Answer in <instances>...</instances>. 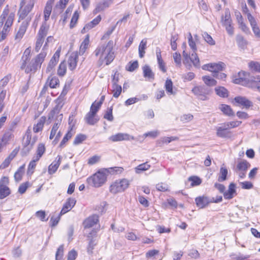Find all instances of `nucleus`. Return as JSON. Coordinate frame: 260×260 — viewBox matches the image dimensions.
I'll list each match as a JSON object with an SVG mask.
<instances>
[{
    "mask_svg": "<svg viewBox=\"0 0 260 260\" xmlns=\"http://www.w3.org/2000/svg\"><path fill=\"white\" fill-rule=\"evenodd\" d=\"M55 103L56 105L49 114L48 118L49 119L55 118L56 120L52 128L49 138L50 139H53L56 135L54 141H56L57 142L61 136L60 132L58 131L57 132V131L63 118L62 114H59V112L64 103L62 100L59 98L56 100Z\"/></svg>",
    "mask_w": 260,
    "mask_h": 260,
    "instance_id": "f257e3e1",
    "label": "nucleus"
},
{
    "mask_svg": "<svg viewBox=\"0 0 260 260\" xmlns=\"http://www.w3.org/2000/svg\"><path fill=\"white\" fill-rule=\"evenodd\" d=\"M113 42L112 41L108 42L106 45L99 46L94 53L96 56H100L99 63L102 65L104 60L106 61V64H110L114 59L115 56L113 51Z\"/></svg>",
    "mask_w": 260,
    "mask_h": 260,
    "instance_id": "f03ea898",
    "label": "nucleus"
},
{
    "mask_svg": "<svg viewBox=\"0 0 260 260\" xmlns=\"http://www.w3.org/2000/svg\"><path fill=\"white\" fill-rule=\"evenodd\" d=\"M108 171L107 169H101L86 179L87 183L94 187L102 186L107 180Z\"/></svg>",
    "mask_w": 260,
    "mask_h": 260,
    "instance_id": "7ed1b4c3",
    "label": "nucleus"
},
{
    "mask_svg": "<svg viewBox=\"0 0 260 260\" xmlns=\"http://www.w3.org/2000/svg\"><path fill=\"white\" fill-rule=\"evenodd\" d=\"M47 55V52L42 49V52L37 55V56L28 64H26L25 72L29 73L30 72H35L38 68H40L42 63L43 62L45 58Z\"/></svg>",
    "mask_w": 260,
    "mask_h": 260,
    "instance_id": "20e7f679",
    "label": "nucleus"
},
{
    "mask_svg": "<svg viewBox=\"0 0 260 260\" xmlns=\"http://www.w3.org/2000/svg\"><path fill=\"white\" fill-rule=\"evenodd\" d=\"M37 137L31 139V132L28 129L23 137V148L22 150V153L24 155H27L30 150L32 148L33 145L37 141Z\"/></svg>",
    "mask_w": 260,
    "mask_h": 260,
    "instance_id": "39448f33",
    "label": "nucleus"
},
{
    "mask_svg": "<svg viewBox=\"0 0 260 260\" xmlns=\"http://www.w3.org/2000/svg\"><path fill=\"white\" fill-rule=\"evenodd\" d=\"M35 0H22L18 12L19 19H24L30 12L35 4Z\"/></svg>",
    "mask_w": 260,
    "mask_h": 260,
    "instance_id": "423d86ee",
    "label": "nucleus"
},
{
    "mask_svg": "<svg viewBox=\"0 0 260 260\" xmlns=\"http://www.w3.org/2000/svg\"><path fill=\"white\" fill-rule=\"evenodd\" d=\"M129 185V181L126 179L118 180L113 182L110 186V191L116 194L124 191Z\"/></svg>",
    "mask_w": 260,
    "mask_h": 260,
    "instance_id": "0eeeda50",
    "label": "nucleus"
},
{
    "mask_svg": "<svg viewBox=\"0 0 260 260\" xmlns=\"http://www.w3.org/2000/svg\"><path fill=\"white\" fill-rule=\"evenodd\" d=\"M222 196H216V198L214 197L209 198L206 196L199 197L196 198L195 201L197 206L200 208H204L210 203H219L222 201Z\"/></svg>",
    "mask_w": 260,
    "mask_h": 260,
    "instance_id": "6e6552de",
    "label": "nucleus"
},
{
    "mask_svg": "<svg viewBox=\"0 0 260 260\" xmlns=\"http://www.w3.org/2000/svg\"><path fill=\"white\" fill-rule=\"evenodd\" d=\"M48 28L46 26V23L44 22L41 26L37 36L35 46V51L38 52L40 50L44 41V39L47 35Z\"/></svg>",
    "mask_w": 260,
    "mask_h": 260,
    "instance_id": "1a4fd4ad",
    "label": "nucleus"
},
{
    "mask_svg": "<svg viewBox=\"0 0 260 260\" xmlns=\"http://www.w3.org/2000/svg\"><path fill=\"white\" fill-rule=\"evenodd\" d=\"M226 68L225 63L222 62L218 63H210L204 64L202 67V69L204 70L209 71L212 72L213 75L218 72L222 71Z\"/></svg>",
    "mask_w": 260,
    "mask_h": 260,
    "instance_id": "9d476101",
    "label": "nucleus"
},
{
    "mask_svg": "<svg viewBox=\"0 0 260 260\" xmlns=\"http://www.w3.org/2000/svg\"><path fill=\"white\" fill-rule=\"evenodd\" d=\"M192 92L202 100L207 99L206 95L209 94L210 90L205 86H196L192 89Z\"/></svg>",
    "mask_w": 260,
    "mask_h": 260,
    "instance_id": "9b49d317",
    "label": "nucleus"
},
{
    "mask_svg": "<svg viewBox=\"0 0 260 260\" xmlns=\"http://www.w3.org/2000/svg\"><path fill=\"white\" fill-rule=\"evenodd\" d=\"M134 139V137L133 136L126 133H121L112 135L109 138V140L113 142L121 141H128Z\"/></svg>",
    "mask_w": 260,
    "mask_h": 260,
    "instance_id": "f8f14e48",
    "label": "nucleus"
},
{
    "mask_svg": "<svg viewBox=\"0 0 260 260\" xmlns=\"http://www.w3.org/2000/svg\"><path fill=\"white\" fill-rule=\"evenodd\" d=\"M60 49H58L54 54L53 57L50 59L47 68L46 69L47 73H51L53 71L54 67L58 61L60 56Z\"/></svg>",
    "mask_w": 260,
    "mask_h": 260,
    "instance_id": "ddd939ff",
    "label": "nucleus"
},
{
    "mask_svg": "<svg viewBox=\"0 0 260 260\" xmlns=\"http://www.w3.org/2000/svg\"><path fill=\"white\" fill-rule=\"evenodd\" d=\"M30 20V19H27L25 21L22 22L15 36V40L20 41L22 38L27 28Z\"/></svg>",
    "mask_w": 260,
    "mask_h": 260,
    "instance_id": "4468645a",
    "label": "nucleus"
},
{
    "mask_svg": "<svg viewBox=\"0 0 260 260\" xmlns=\"http://www.w3.org/2000/svg\"><path fill=\"white\" fill-rule=\"evenodd\" d=\"M14 138V135L13 134V130L12 128L6 130L2 138L0 139V143L4 147L7 144L9 143Z\"/></svg>",
    "mask_w": 260,
    "mask_h": 260,
    "instance_id": "2eb2a0df",
    "label": "nucleus"
},
{
    "mask_svg": "<svg viewBox=\"0 0 260 260\" xmlns=\"http://www.w3.org/2000/svg\"><path fill=\"white\" fill-rule=\"evenodd\" d=\"M76 201L74 198H69L63 205V206L60 212V215H62L70 211L75 206Z\"/></svg>",
    "mask_w": 260,
    "mask_h": 260,
    "instance_id": "dca6fc26",
    "label": "nucleus"
},
{
    "mask_svg": "<svg viewBox=\"0 0 260 260\" xmlns=\"http://www.w3.org/2000/svg\"><path fill=\"white\" fill-rule=\"evenodd\" d=\"M78 58V54L77 52H73L70 55L68 62L70 70L73 71L76 68Z\"/></svg>",
    "mask_w": 260,
    "mask_h": 260,
    "instance_id": "f3484780",
    "label": "nucleus"
},
{
    "mask_svg": "<svg viewBox=\"0 0 260 260\" xmlns=\"http://www.w3.org/2000/svg\"><path fill=\"white\" fill-rule=\"evenodd\" d=\"M248 21L250 24L253 32L254 34L256 37L260 38V29L257 25V23L254 18L252 16L251 14L248 15Z\"/></svg>",
    "mask_w": 260,
    "mask_h": 260,
    "instance_id": "a211bd4d",
    "label": "nucleus"
},
{
    "mask_svg": "<svg viewBox=\"0 0 260 260\" xmlns=\"http://www.w3.org/2000/svg\"><path fill=\"white\" fill-rule=\"evenodd\" d=\"M232 102L234 104L237 103L242 105L246 108H249L252 106V103L246 98L243 96L235 97Z\"/></svg>",
    "mask_w": 260,
    "mask_h": 260,
    "instance_id": "6ab92c4d",
    "label": "nucleus"
},
{
    "mask_svg": "<svg viewBox=\"0 0 260 260\" xmlns=\"http://www.w3.org/2000/svg\"><path fill=\"white\" fill-rule=\"evenodd\" d=\"M101 17L100 15L98 16L95 18L91 21L90 22L87 23L83 28L82 29L81 32L82 33H84L86 31L90 30V29L95 27L96 25H98L100 22L101 21Z\"/></svg>",
    "mask_w": 260,
    "mask_h": 260,
    "instance_id": "aec40b11",
    "label": "nucleus"
},
{
    "mask_svg": "<svg viewBox=\"0 0 260 260\" xmlns=\"http://www.w3.org/2000/svg\"><path fill=\"white\" fill-rule=\"evenodd\" d=\"M98 218V216L93 215L86 219L83 222L84 228H90L94 226L99 221Z\"/></svg>",
    "mask_w": 260,
    "mask_h": 260,
    "instance_id": "412c9836",
    "label": "nucleus"
},
{
    "mask_svg": "<svg viewBox=\"0 0 260 260\" xmlns=\"http://www.w3.org/2000/svg\"><path fill=\"white\" fill-rule=\"evenodd\" d=\"M156 55L159 69L164 73H166L167 70L165 67V63L161 57V50L158 47L156 48Z\"/></svg>",
    "mask_w": 260,
    "mask_h": 260,
    "instance_id": "4be33fe9",
    "label": "nucleus"
},
{
    "mask_svg": "<svg viewBox=\"0 0 260 260\" xmlns=\"http://www.w3.org/2000/svg\"><path fill=\"white\" fill-rule=\"evenodd\" d=\"M84 119L86 122L89 125H94L99 120V118L91 112H88L85 116Z\"/></svg>",
    "mask_w": 260,
    "mask_h": 260,
    "instance_id": "5701e85b",
    "label": "nucleus"
},
{
    "mask_svg": "<svg viewBox=\"0 0 260 260\" xmlns=\"http://www.w3.org/2000/svg\"><path fill=\"white\" fill-rule=\"evenodd\" d=\"M61 156L58 155L56 158V159H57V161H54L48 167V173L49 174H52L54 173L58 168L61 160Z\"/></svg>",
    "mask_w": 260,
    "mask_h": 260,
    "instance_id": "b1692460",
    "label": "nucleus"
},
{
    "mask_svg": "<svg viewBox=\"0 0 260 260\" xmlns=\"http://www.w3.org/2000/svg\"><path fill=\"white\" fill-rule=\"evenodd\" d=\"M112 3V0H104L103 1L99 3L95 9V11L96 12H100L103 11L106 8L109 7V6Z\"/></svg>",
    "mask_w": 260,
    "mask_h": 260,
    "instance_id": "393cba45",
    "label": "nucleus"
},
{
    "mask_svg": "<svg viewBox=\"0 0 260 260\" xmlns=\"http://www.w3.org/2000/svg\"><path fill=\"white\" fill-rule=\"evenodd\" d=\"M31 49L30 47L26 48L22 56V64L21 66V69L23 70L25 68L26 64H27V61L29 60L30 55Z\"/></svg>",
    "mask_w": 260,
    "mask_h": 260,
    "instance_id": "a878e982",
    "label": "nucleus"
},
{
    "mask_svg": "<svg viewBox=\"0 0 260 260\" xmlns=\"http://www.w3.org/2000/svg\"><path fill=\"white\" fill-rule=\"evenodd\" d=\"M236 40L239 47L241 49H245L247 47L248 42L241 35H237Z\"/></svg>",
    "mask_w": 260,
    "mask_h": 260,
    "instance_id": "bb28decb",
    "label": "nucleus"
},
{
    "mask_svg": "<svg viewBox=\"0 0 260 260\" xmlns=\"http://www.w3.org/2000/svg\"><path fill=\"white\" fill-rule=\"evenodd\" d=\"M46 121V117L44 116L41 117L38 121L36 124L34 126V132L35 133H38L41 131L43 128L44 123Z\"/></svg>",
    "mask_w": 260,
    "mask_h": 260,
    "instance_id": "cd10ccee",
    "label": "nucleus"
},
{
    "mask_svg": "<svg viewBox=\"0 0 260 260\" xmlns=\"http://www.w3.org/2000/svg\"><path fill=\"white\" fill-rule=\"evenodd\" d=\"M244 72H239L238 73V78H233V82L235 84H241L242 85H246L247 84V81L245 77H243L242 76H245Z\"/></svg>",
    "mask_w": 260,
    "mask_h": 260,
    "instance_id": "c85d7f7f",
    "label": "nucleus"
},
{
    "mask_svg": "<svg viewBox=\"0 0 260 260\" xmlns=\"http://www.w3.org/2000/svg\"><path fill=\"white\" fill-rule=\"evenodd\" d=\"M143 76L145 78H148L149 79H153L154 78V74L152 72L150 67L148 65H145L143 68Z\"/></svg>",
    "mask_w": 260,
    "mask_h": 260,
    "instance_id": "c756f323",
    "label": "nucleus"
},
{
    "mask_svg": "<svg viewBox=\"0 0 260 260\" xmlns=\"http://www.w3.org/2000/svg\"><path fill=\"white\" fill-rule=\"evenodd\" d=\"M59 80L56 77H49L46 82V85L49 86L51 88H55L59 86Z\"/></svg>",
    "mask_w": 260,
    "mask_h": 260,
    "instance_id": "7c9ffc66",
    "label": "nucleus"
},
{
    "mask_svg": "<svg viewBox=\"0 0 260 260\" xmlns=\"http://www.w3.org/2000/svg\"><path fill=\"white\" fill-rule=\"evenodd\" d=\"M250 164L246 160H242L238 162L237 165L236 170L238 171L246 172L247 169L250 168Z\"/></svg>",
    "mask_w": 260,
    "mask_h": 260,
    "instance_id": "2f4dec72",
    "label": "nucleus"
},
{
    "mask_svg": "<svg viewBox=\"0 0 260 260\" xmlns=\"http://www.w3.org/2000/svg\"><path fill=\"white\" fill-rule=\"evenodd\" d=\"M10 194V190L8 187L0 184V199H3Z\"/></svg>",
    "mask_w": 260,
    "mask_h": 260,
    "instance_id": "473e14b6",
    "label": "nucleus"
},
{
    "mask_svg": "<svg viewBox=\"0 0 260 260\" xmlns=\"http://www.w3.org/2000/svg\"><path fill=\"white\" fill-rule=\"evenodd\" d=\"M147 45V40L146 39H143L140 43L139 46V54L141 58L144 57L145 53V49Z\"/></svg>",
    "mask_w": 260,
    "mask_h": 260,
    "instance_id": "72a5a7b5",
    "label": "nucleus"
},
{
    "mask_svg": "<svg viewBox=\"0 0 260 260\" xmlns=\"http://www.w3.org/2000/svg\"><path fill=\"white\" fill-rule=\"evenodd\" d=\"M51 11H52L51 3H50L49 2H47L46 5L45 7L44 11V19H45V23H46V21H47L49 19Z\"/></svg>",
    "mask_w": 260,
    "mask_h": 260,
    "instance_id": "f704fd0d",
    "label": "nucleus"
},
{
    "mask_svg": "<svg viewBox=\"0 0 260 260\" xmlns=\"http://www.w3.org/2000/svg\"><path fill=\"white\" fill-rule=\"evenodd\" d=\"M67 66L65 61H62L60 63L58 70L57 75L60 77H63L66 73Z\"/></svg>",
    "mask_w": 260,
    "mask_h": 260,
    "instance_id": "c9c22d12",
    "label": "nucleus"
},
{
    "mask_svg": "<svg viewBox=\"0 0 260 260\" xmlns=\"http://www.w3.org/2000/svg\"><path fill=\"white\" fill-rule=\"evenodd\" d=\"M150 168V165L147 162L140 164L135 168V172L137 174H140L143 171L148 170Z\"/></svg>",
    "mask_w": 260,
    "mask_h": 260,
    "instance_id": "e433bc0d",
    "label": "nucleus"
},
{
    "mask_svg": "<svg viewBox=\"0 0 260 260\" xmlns=\"http://www.w3.org/2000/svg\"><path fill=\"white\" fill-rule=\"evenodd\" d=\"M204 83L209 86H214L217 84L216 81L209 76H205L202 77Z\"/></svg>",
    "mask_w": 260,
    "mask_h": 260,
    "instance_id": "4c0bfd02",
    "label": "nucleus"
},
{
    "mask_svg": "<svg viewBox=\"0 0 260 260\" xmlns=\"http://www.w3.org/2000/svg\"><path fill=\"white\" fill-rule=\"evenodd\" d=\"M88 43H89V37L87 36L86 37V38L85 39V40L83 41V42L82 43V44L80 46L79 52V54L80 55H83L85 53V50L87 48Z\"/></svg>",
    "mask_w": 260,
    "mask_h": 260,
    "instance_id": "58836bf2",
    "label": "nucleus"
},
{
    "mask_svg": "<svg viewBox=\"0 0 260 260\" xmlns=\"http://www.w3.org/2000/svg\"><path fill=\"white\" fill-rule=\"evenodd\" d=\"M112 87H113L112 92L113 94V96L115 98H118L121 93V91H122L121 86L118 84H113Z\"/></svg>",
    "mask_w": 260,
    "mask_h": 260,
    "instance_id": "ea45409f",
    "label": "nucleus"
},
{
    "mask_svg": "<svg viewBox=\"0 0 260 260\" xmlns=\"http://www.w3.org/2000/svg\"><path fill=\"white\" fill-rule=\"evenodd\" d=\"M165 88L167 93L169 94H174L175 92L173 90V83L171 79H168L166 81Z\"/></svg>",
    "mask_w": 260,
    "mask_h": 260,
    "instance_id": "a19ab883",
    "label": "nucleus"
},
{
    "mask_svg": "<svg viewBox=\"0 0 260 260\" xmlns=\"http://www.w3.org/2000/svg\"><path fill=\"white\" fill-rule=\"evenodd\" d=\"M236 188V184L233 183H230L229 185V200L233 198L237 194Z\"/></svg>",
    "mask_w": 260,
    "mask_h": 260,
    "instance_id": "79ce46f5",
    "label": "nucleus"
},
{
    "mask_svg": "<svg viewBox=\"0 0 260 260\" xmlns=\"http://www.w3.org/2000/svg\"><path fill=\"white\" fill-rule=\"evenodd\" d=\"M215 92L216 94L221 97H226L228 96L227 90L223 87H218L215 88Z\"/></svg>",
    "mask_w": 260,
    "mask_h": 260,
    "instance_id": "37998d69",
    "label": "nucleus"
},
{
    "mask_svg": "<svg viewBox=\"0 0 260 260\" xmlns=\"http://www.w3.org/2000/svg\"><path fill=\"white\" fill-rule=\"evenodd\" d=\"M101 106H102L101 102H96V101H95L91 105L90 108L89 112H91V113L96 115V113L100 109Z\"/></svg>",
    "mask_w": 260,
    "mask_h": 260,
    "instance_id": "c03bdc74",
    "label": "nucleus"
},
{
    "mask_svg": "<svg viewBox=\"0 0 260 260\" xmlns=\"http://www.w3.org/2000/svg\"><path fill=\"white\" fill-rule=\"evenodd\" d=\"M24 170V165L21 166L18 171L14 174V178L16 181H19L21 180Z\"/></svg>",
    "mask_w": 260,
    "mask_h": 260,
    "instance_id": "a18cd8bd",
    "label": "nucleus"
},
{
    "mask_svg": "<svg viewBox=\"0 0 260 260\" xmlns=\"http://www.w3.org/2000/svg\"><path fill=\"white\" fill-rule=\"evenodd\" d=\"M202 37H203L205 41L209 45H214L215 44V42L214 40L207 32H204L202 34Z\"/></svg>",
    "mask_w": 260,
    "mask_h": 260,
    "instance_id": "49530a36",
    "label": "nucleus"
},
{
    "mask_svg": "<svg viewBox=\"0 0 260 260\" xmlns=\"http://www.w3.org/2000/svg\"><path fill=\"white\" fill-rule=\"evenodd\" d=\"M190 61L192 62L194 67L197 68H199L200 67V59L196 52H193L191 54Z\"/></svg>",
    "mask_w": 260,
    "mask_h": 260,
    "instance_id": "de8ad7c7",
    "label": "nucleus"
},
{
    "mask_svg": "<svg viewBox=\"0 0 260 260\" xmlns=\"http://www.w3.org/2000/svg\"><path fill=\"white\" fill-rule=\"evenodd\" d=\"M178 138L177 137H164L160 138L159 140L157 141V143L158 145H160L162 143H169L172 141H175L177 140Z\"/></svg>",
    "mask_w": 260,
    "mask_h": 260,
    "instance_id": "09e8293b",
    "label": "nucleus"
},
{
    "mask_svg": "<svg viewBox=\"0 0 260 260\" xmlns=\"http://www.w3.org/2000/svg\"><path fill=\"white\" fill-rule=\"evenodd\" d=\"M249 67L252 71L260 72V64L257 62L251 61L249 63Z\"/></svg>",
    "mask_w": 260,
    "mask_h": 260,
    "instance_id": "8fccbe9b",
    "label": "nucleus"
},
{
    "mask_svg": "<svg viewBox=\"0 0 260 260\" xmlns=\"http://www.w3.org/2000/svg\"><path fill=\"white\" fill-rule=\"evenodd\" d=\"M228 171L225 168H221L220 173L219 174L218 180L222 182L226 179Z\"/></svg>",
    "mask_w": 260,
    "mask_h": 260,
    "instance_id": "3c124183",
    "label": "nucleus"
},
{
    "mask_svg": "<svg viewBox=\"0 0 260 260\" xmlns=\"http://www.w3.org/2000/svg\"><path fill=\"white\" fill-rule=\"evenodd\" d=\"M217 135L221 137H225L228 135V128L225 126L219 127L217 128Z\"/></svg>",
    "mask_w": 260,
    "mask_h": 260,
    "instance_id": "603ef678",
    "label": "nucleus"
},
{
    "mask_svg": "<svg viewBox=\"0 0 260 260\" xmlns=\"http://www.w3.org/2000/svg\"><path fill=\"white\" fill-rule=\"evenodd\" d=\"M189 181H191L192 186L199 185L202 183L201 179L197 176H191L188 178Z\"/></svg>",
    "mask_w": 260,
    "mask_h": 260,
    "instance_id": "864d4df0",
    "label": "nucleus"
},
{
    "mask_svg": "<svg viewBox=\"0 0 260 260\" xmlns=\"http://www.w3.org/2000/svg\"><path fill=\"white\" fill-rule=\"evenodd\" d=\"M63 255V246L60 245L56 252L55 260H62Z\"/></svg>",
    "mask_w": 260,
    "mask_h": 260,
    "instance_id": "5fc2aeb1",
    "label": "nucleus"
},
{
    "mask_svg": "<svg viewBox=\"0 0 260 260\" xmlns=\"http://www.w3.org/2000/svg\"><path fill=\"white\" fill-rule=\"evenodd\" d=\"M79 16V13H78V12L75 11L72 16L71 20V22H70V27L71 28H73L75 26V25L78 20Z\"/></svg>",
    "mask_w": 260,
    "mask_h": 260,
    "instance_id": "6e6d98bb",
    "label": "nucleus"
},
{
    "mask_svg": "<svg viewBox=\"0 0 260 260\" xmlns=\"http://www.w3.org/2000/svg\"><path fill=\"white\" fill-rule=\"evenodd\" d=\"M86 139V136L83 134L78 135L75 138L74 141V144L78 145L81 143Z\"/></svg>",
    "mask_w": 260,
    "mask_h": 260,
    "instance_id": "4d7b16f0",
    "label": "nucleus"
},
{
    "mask_svg": "<svg viewBox=\"0 0 260 260\" xmlns=\"http://www.w3.org/2000/svg\"><path fill=\"white\" fill-rule=\"evenodd\" d=\"M73 135V133L72 132V128H71L70 131H68L67 134L64 136L62 140L61 141L60 145V146H62Z\"/></svg>",
    "mask_w": 260,
    "mask_h": 260,
    "instance_id": "13d9d810",
    "label": "nucleus"
},
{
    "mask_svg": "<svg viewBox=\"0 0 260 260\" xmlns=\"http://www.w3.org/2000/svg\"><path fill=\"white\" fill-rule=\"evenodd\" d=\"M15 17V14L14 13H11L9 14L8 17L6 21L5 25L7 27H10L13 22L14 19Z\"/></svg>",
    "mask_w": 260,
    "mask_h": 260,
    "instance_id": "bf43d9fd",
    "label": "nucleus"
},
{
    "mask_svg": "<svg viewBox=\"0 0 260 260\" xmlns=\"http://www.w3.org/2000/svg\"><path fill=\"white\" fill-rule=\"evenodd\" d=\"M173 58L176 65L180 66L181 64V57L180 53L175 52L173 54Z\"/></svg>",
    "mask_w": 260,
    "mask_h": 260,
    "instance_id": "052dcab7",
    "label": "nucleus"
},
{
    "mask_svg": "<svg viewBox=\"0 0 260 260\" xmlns=\"http://www.w3.org/2000/svg\"><path fill=\"white\" fill-rule=\"evenodd\" d=\"M156 189L160 191H167L169 190L168 185L165 183H158L156 185Z\"/></svg>",
    "mask_w": 260,
    "mask_h": 260,
    "instance_id": "680f3d73",
    "label": "nucleus"
},
{
    "mask_svg": "<svg viewBox=\"0 0 260 260\" xmlns=\"http://www.w3.org/2000/svg\"><path fill=\"white\" fill-rule=\"evenodd\" d=\"M100 160V156L98 155H94L88 159V164L90 165H93L99 162Z\"/></svg>",
    "mask_w": 260,
    "mask_h": 260,
    "instance_id": "e2e57ef3",
    "label": "nucleus"
},
{
    "mask_svg": "<svg viewBox=\"0 0 260 260\" xmlns=\"http://www.w3.org/2000/svg\"><path fill=\"white\" fill-rule=\"evenodd\" d=\"M104 118L107 119L110 121H112L113 120V116L112 115V109L110 108L107 110L106 113L104 115Z\"/></svg>",
    "mask_w": 260,
    "mask_h": 260,
    "instance_id": "0e129e2a",
    "label": "nucleus"
},
{
    "mask_svg": "<svg viewBox=\"0 0 260 260\" xmlns=\"http://www.w3.org/2000/svg\"><path fill=\"white\" fill-rule=\"evenodd\" d=\"M138 68V62L137 61H135L133 62H129L128 67L126 68L127 70L130 72H133Z\"/></svg>",
    "mask_w": 260,
    "mask_h": 260,
    "instance_id": "69168bd1",
    "label": "nucleus"
},
{
    "mask_svg": "<svg viewBox=\"0 0 260 260\" xmlns=\"http://www.w3.org/2000/svg\"><path fill=\"white\" fill-rule=\"evenodd\" d=\"M159 134V132L158 131H151L148 133H145L143 136L145 138L150 137L152 138H155L157 137Z\"/></svg>",
    "mask_w": 260,
    "mask_h": 260,
    "instance_id": "338daca9",
    "label": "nucleus"
},
{
    "mask_svg": "<svg viewBox=\"0 0 260 260\" xmlns=\"http://www.w3.org/2000/svg\"><path fill=\"white\" fill-rule=\"evenodd\" d=\"M241 187L244 189H250L253 186L252 183L249 181H244L240 183Z\"/></svg>",
    "mask_w": 260,
    "mask_h": 260,
    "instance_id": "774afa93",
    "label": "nucleus"
}]
</instances>
